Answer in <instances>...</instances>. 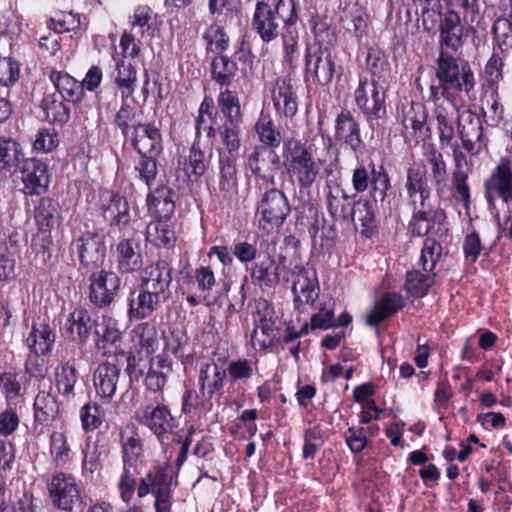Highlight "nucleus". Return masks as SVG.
I'll list each match as a JSON object with an SVG mask.
<instances>
[{
	"instance_id": "1",
	"label": "nucleus",
	"mask_w": 512,
	"mask_h": 512,
	"mask_svg": "<svg viewBox=\"0 0 512 512\" xmlns=\"http://www.w3.org/2000/svg\"><path fill=\"white\" fill-rule=\"evenodd\" d=\"M475 87L476 77L469 62L447 50H440L428 100L437 103L444 98L456 107L457 99L462 94L470 100L476 98Z\"/></svg>"
},
{
	"instance_id": "2",
	"label": "nucleus",
	"mask_w": 512,
	"mask_h": 512,
	"mask_svg": "<svg viewBox=\"0 0 512 512\" xmlns=\"http://www.w3.org/2000/svg\"><path fill=\"white\" fill-rule=\"evenodd\" d=\"M282 165L300 193L308 194L320 174L322 161L315 157L311 145L290 137L283 141Z\"/></svg>"
},
{
	"instance_id": "3",
	"label": "nucleus",
	"mask_w": 512,
	"mask_h": 512,
	"mask_svg": "<svg viewBox=\"0 0 512 512\" xmlns=\"http://www.w3.org/2000/svg\"><path fill=\"white\" fill-rule=\"evenodd\" d=\"M188 344V336L181 330H171L164 337V349L162 353L149 358V367L144 378L147 390L162 392L169 375L173 372V360L170 355L181 358Z\"/></svg>"
},
{
	"instance_id": "4",
	"label": "nucleus",
	"mask_w": 512,
	"mask_h": 512,
	"mask_svg": "<svg viewBox=\"0 0 512 512\" xmlns=\"http://www.w3.org/2000/svg\"><path fill=\"white\" fill-rule=\"evenodd\" d=\"M297 9L295 0H275L273 5L255 6L251 26L261 40L269 43L280 35V21Z\"/></svg>"
},
{
	"instance_id": "5",
	"label": "nucleus",
	"mask_w": 512,
	"mask_h": 512,
	"mask_svg": "<svg viewBox=\"0 0 512 512\" xmlns=\"http://www.w3.org/2000/svg\"><path fill=\"white\" fill-rule=\"evenodd\" d=\"M251 317V345L255 350H267L273 346L278 336V316L273 304L264 298L255 299L251 305Z\"/></svg>"
},
{
	"instance_id": "6",
	"label": "nucleus",
	"mask_w": 512,
	"mask_h": 512,
	"mask_svg": "<svg viewBox=\"0 0 512 512\" xmlns=\"http://www.w3.org/2000/svg\"><path fill=\"white\" fill-rule=\"evenodd\" d=\"M385 99V90L377 79H359L354 91V101L372 130L378 125L379 120L386 118Z\"/></svg>"
},
{
	"instance_id": "7",
	"label": "nucleus",
	"mask_w": 512,
	"mask_h": 512,
	"mask_svg": "<svg viewBox=\"0 0 512 512\" xmlns=\"http://www.w3.org/2000/svg\"><path fill=\"white\" fill-rule=\"evenodd\" d=\"M157 393L160 394L161 401H158L156 405H141L135 413V419L141 425L149 428L159 442L163 443L168 438V435L173 433L176 427V420L168 406L163 403V391Z\"/></svg>"
},
{
	"instance_id": "8",
	"label": "nucleus",
	"mask_w": 512,
	"mask_h": 512,
	"mask_svg": "<svg viewBox=\"0 0 512 512\" xmlns=\"http://www.w3.org/2000/svg\"><path fill=\"white\" fill-rule=\"evenodd\" d=\"M294 259L287 261V257L280 254L278 262L270 256H259L250 268L251 283L262 291L274 288L281 278L283 271L291 270Z\"/></svg>"
},
{
	"instance_id": "9",
	"label": "nucleus",
	"mask_w": 512,
	"mask_h": 512,
	"mask_svg": "<svg viewBox=\"0 0 512 512\" xmlns=\"http://www.w3.org/2000/svg\"><path fill=\"white\" fill-rule=\"evenodd\" d=\"M305 69L307 80L318 85H328L336 72V55L331 48L307 47L305 52Z\"/></svg>"
},
{
	"instance_id": "10",
	"label": "nucleus",
	"mask_w": 512,
	"mask_h": 512,
	"mask_svg": "<svg viewBox=\"0 0 512 512\" xmlns=\"http://www.w3.org/2000/svg\"><path fill=\"white\" fill-rule=\"evenodd\" d=\"M88 297L97 308H107L115 300L121 286L119 275L113 271L101 269L90 274Z\"/></svg>"
},
{
	"instance_id": "11",
	"label": "nucleus",
	"mask_w": 512,
	"mask_h": 512,
	"mask_svg": "<svg viewBox=\"0 0 512 512\" xmlns=\"http://www.w3.org/2000/svg\"><path fill=\"white\" fill-rule=\"evenodd\" d=\"M333 139L341 146L350 149L356 159L364 152L365 143L361 135L360 123L347 108H342L334 120Z\"/></svg>"
},
{
	"instance_id": "12",
	"label": "nucleus",
	"mask_w": 512,
	"mask_h": 512,
	"mask_svg": "<svg viewBox=\"0 0 512 512\" xmlns=\"http://www.w3.org/2000/svg\"><path fill=\"white\" fill-rule=\"evenodd\" d=\"M485 197L489 206L497 198L507 205L512 204V159L503 157L484 182Z\"/></svg>"
},
{
	"instance_id": "13",
	"label": "nucleus",
	"mask_w": 512,
	"mask_h": 512,
	"mask_svg": "<svg viewBox=\"0 0 512 512\" xmlns=\"http://www.w3.org/2000/svg\"><path fill=\"white\" fill-rule=\"evenodd\" d=\"M49 497L53 505L65 512H72L82 503L81 490L73 475L58 472L48 486Z\"/></svg>"
},
{
	"instance_id": "14",
	"label": "nucleus",
	"mask_w": 512,
	"mask_h": 512,
	"mask_svg": "<svg viewBox=\"0 0 512 512\" xmlns=\"http://www.w3.org/2000/svg\"><path fill=\"white\" fill-rule=\"evenodd\" d=\"M258 210L261 214L259 227L269 232L283 224L290 213V206L284 193L272 188L263 194Z\"/></svg>"
},
{
	"instance_id": "15",
	"label": "nucleus",
	"mask_w": 512,
	"mask_h": 512,
	"mask_svg": "<svg viewBox=\"0 0 512 512\" xmlns=\"http://www.w3.org/2000/svg\"><path fill=\"white\" fill-rule=\"evenodd\" d=\"M410 207L413 213L408 228L413 236L435 235L441 230L446 220L443 209L433 207L430 201Z\"/></svg>"
},
{
	"instance_id": "16",
	"label": "nucleus",
	"mask_w": 512,
	"mask_h": 512,
	"mask_svg": "<svg viewBox=\"0 0 512 512\" xmlns=\"http://www.w3.org/2000/svg\"><path fill=\"white\" fill-rule=\"evenodd\" d=\"M295 279L292 285L295 309L302 311L306 305H313L319 297V285L316 273L303 267L297 258L290 270Z\"/></svg>"
},
{
	"instance_id": "17",
	"label": "nucleus",
	"mask_w": 512,
	"mask_h": 512,
	"mask_svg": "<svg viewBox=\"0 0 512 512\" xmlns=\"http://www.w3.org/2000/svg\"><path fill=\"white\" fill-rule=\"evenodd\" d=\"M140 288L153 292L168 300L172 283L173 268L163 258H158L140 271Z\"/></svg>"
},
{
	"instance_id": "18",
	"label": "nucleus",
	"mask_w": 512,
	"mask_h": 512,
	"mask_svg": "<svg viewBox=\"0 0 512 512\" xmlns=\"http://www.w3.org/2000/svg\"><path fill=\"white\" fill-rule=\"evenodd\" d=\"M76 251L80 264L87 269H96L103 265L106 258L104 237L97 232L87 231L75 239L71 245Z\"/></svg>"
},
{
	"instance_id": "19",
	"label": "nucleus",
	"mask_w": 512,
	"mask_h": 512,
	"mask_svg": "<svg viewBox=\"0 0 512 512\" xmlns=\"http://www.w3.org/2000/svg\"><path fill=\"white\" fill-rule=\"evenodd\" d=\"M457 133L463 148L472 155H477L485 146L483 124L479 115L471 110L458 111Z\"/></svg>"
},
{
	"instance_id": "20",
	"label": "nucleus",
	"mask_w": 512,
	"mask_h": 512,
	"mask_svg": "<svg viewBox=\"0 0 512 512\" xmlns=\"http://www.w3.org/2000/svg\"><path fill=\"white\" fill-rule=\"evenodd\" d=\"M116 267L118 273L135 274L143 269L144 257L140 239L135 234H124L116 245Z\"/></svg>"
},
{
	"instance_id": "21",
	"label": "nucleus",
	"mask_w": 512,
	"mask_h": 512,
	"mask_svg": "<svg viewBox=\"0 0 512 512\" xmlns=\"http://www.w3.org/2000/svg\"><path fill=\"white\" fill-rule=\"evenodd\" d=\"M140 156H159L163 151L160 129L152 123H137L127 137Z\"/></svg>"
},
{
	"instance_id": "22",
	"label": "nucleus",
	"mask_w": 512,
	"mask_h": 512,
	"mask_svg": "<svg viewBox=\"0 0 512 512\" xmlns=\"http://www.w3.org/2000/svg\"><path fill=\"white\" fill-rule=\"evenodd\" d=\"M249 170L266 184L274 185L275 175L282 165L277 153L265 146H256L248 156Z\"/></svg>"
},
{
	"instance_id": "23",
	"label": "nucleus",
	"mask_w": 512,
	"mask_h": 512,
	"mask_svg": "<svg viewBox=\"0 0 512 512\" xmlns=\"http://www.w3.org/2000/svg\"><path fill=\"white\" fill-rule=\"evenodd\" d=\"M271 98L276 113L280 117L293 118L299 106L297 88L287 77L278 78L271 88Z\"/></svg>"
},
{
	"instance_id": "24",
	"label": "nucleus",
	"mask_w": 512,
	"mask_h": 512,
	"mask_svg": "<svg viewBox=\"0 0 512 512\" xmlns=\"http://www.w3.org/2000/svg\"><path fill=\"white\" fill-rule=\"evenodd\" d=\"M325 204L334 221L349 222L350 208L355 196H350L337 180L327 179L324 186Z\"/></svg>"
},
{
	"instance_id": "25",
	"label": "nucleus",
	"mask_w": 512,
	"mask_h": 512,
	"mask_svg": "<svg viewBox=\"0 0 512 512\" xmlns=\"http://www.w3.org/2000/svg\"><path fill=\"white\" fill-rule=\"evenodd\" d=\"M23 193L26 195H41L49 186L48 166L41 160L30 158L23 161L21 167Z\"/></svg>"
},
{
	"instance_id": "26",
	"label": "nucleus",
	"mask_w": 512,
	"mask_h": 512,
	"mask_svg": "<svg viewBox=\"0 0 512 512\" xmlns=\"http://www.w3.org/2000/svg\"><path fill=\"white\" fill-rule=\"evenodd\" d=\"M95 347L104 356L117 354L122 343V332L117 319L104 315L95 328Z\"/></svg>"
},
{
	"instance_id": "27",
	"label": "nucleus",
	"mask_w": 512,
	"mask_h": 512,
	"mask_svg": "<svg viewBox=\"0 0 512 512\" xmlns=\"http://www.w3.org/2000/svg\"><path fill=\"white\" fill-rule=\"evenodd\" d=\"M439 51L452 50L454 52L462 48L465 42L464 26L459 14L448 10L439 25Z\"/></svg>"
},
{
	"instance_id": "28",
	"label": "nucleus",
	"mask_w": 512,
	"mask_h": 512,
	"mask_svg": "<svg viewBox=\"0 0 512 512\" xmlns=\"http://www.w3.org/2000/svg\"><path fill=\"white\" fill-rule=\"evenodd\" d=\"M121 370L113 363L104 361L100 363L93 373V384L96 395L104 402L109 403L118 387Z\"/></svg>"
},
{
	"instance_id": "29",
	"label": "nucleus",
	"mask_w": 512,
	"mask_h": 512,
	"mask_svg": "<svg viewBox=\"0 0 512 512\" xmlns=\"http://www.w3.org/2000/svg\"><path fill=\"white\" fill-rule=\"evenodd\" d=\"M372 200L389 214L397 207L396 193L392 187L391 179L383 165L373 168V181L370 188Z\"/></svg>"
},
{
	"instance_id": "30",
	"label": "nucleus",
	"mask_w": 512,
	"mask_h": 512,
	"mask_svg": "<svg viewBox=\"0 0 512 512\" xmlns=\"http://www.w3.org/2000/svg\"><path fill=\"white\" fill-rule=\"evenodd\" d=\"M405 191L409 206L426 203L431 200V188L426 171L418 165L407 169Z\"/></svg>"
},
{
	"instance_id": "31",
	"label": "nucleus",
	"mask_w": 512,
	"mask_h": 512,
	"mask_svg": "<svg viewBox=\"0 0 512 512\" xmlns=\"http://www.w3.org/2000/svg\"><path fill=\"white\" fill-rule=\"evenodd\" d=\"M423 156L429 167V175L436 193L441 196L449 189L448 168L444 156L432 143L424 146Z\"/></svg>"
},
{
	"instance_id": "32",
	"label": "nucleus",
	"mask_w": 512,
	"mask_h": 512,
	"mask_svg": "<svg viewBox=\"0 0 512 512\" xmlns=\"http://www.w3.org/2000/svg\"><path fill=\"white\" fill-rule=\"evenodd\" d=\"M452 147V156L454 168L452 172V186L457 197L467 205L470 200V188L468 184V175L470 171L466 154L460 149L457 142L450 145Z\"/></svg>"
},
{
	"instance_id": "33",
	"label": "nucleus",
	"mask_w": 512,
	"mask_h": 512,
	"mask_svg": "<svg viewBox=\"0 0 512 512\" xmlns=\"http://www.w3.org/2000/svg\"><path fill=\"white\" fill-rule=\"evenodd\" d=\"M120 446L122 463L125 467L136 468L138 460L143 456V441L134 425H127L120 430Z\"/></svg>"
},
{
	"instance_id": "34",
	"label": "nucleus",
	"mask_w": 512,
	"mask_h": 512,
	"mask_svg": "<svg viewBox=\"0 0 512 512\" xmlns=\"http://www.w3.org/2000/svg\"><path fill=\"white\" fill-rule=\"evenodd\" d=\"M130 295L128 316L131 320H143L151 317L159 306L167 300L148 290L140 288L138 295Z\"/></svg>"
},
{
	"instance_id": "35",
	"label": "nucleus",
	"mask_w": 512,
	"mask_h": 512,
	"mask_svg": "<svg viewBox=\"0 0 512 512\" xmlns=\"http://www.w3.org/2000/svg\"><path fill=\"white\" fill-rule=\"evenodd\" d=\"M93 320L85 308H75L68 316L65 324V334L73 341L85 344L93 327Z\"/></svg>"
},
{
	"instance_id": "36",
	"label": "nucleus",
	"mask_w": 512,
	"mask_h": 512,
	"mask_svg": "<svg viewBox=\"0 0 512 512\" xmlns=\"http://www.w3.org/2000/svg\"><path fill=\"white\" fill-rule=\"evenodd\" d=\"M226 370L214 362H207L200 366L198 384L200 394L212 400L216 392L224 386Z\"/></svg>"
},
{
	"instance_id": "37",
	"label": "nucleus",
	"mask_w": 512,
	"mask_h": 512,
	"mask_svg": "<svg viewBox=\"0 0 512 512\" xmlns=\"http://www.w3.org/2000/svg\"><path fill=\"white\" fill-rule=\"evenodd\" d=\"M174 192L167 185H161L147 194V208L156 219H170L175 211Z\"/></svg>"
},
{
	"instance_id": "38",
	"label": "nucleus",
	"mask_w": 512,
	"mask_h": 512,
	"mask_svg": "<svg viewBox=\"0 0 512 512\" xmlns=\"http://www.w3.org/2000/svg\"><path fill=\"white\" fill-rule=\"evenodd\" d=\"M349 221L360 227V233L370 237L377 227L372 202L369 199L354 200L350 208Z\"/></svg>"
},
{
	"instance_id": "39",
	"label": "nucleus",
	"mask_w": 512,
	"mask_h": 512,
	"mask_svg": "<svg viewBox=\"0 0 512 512\" xmlns=\"http://www.w3.org/2000/svg\"><path fill=\"white\" fill-rule=\"evenodd\" d=\"M103 213L110 225L116 226L120 230L127 229L131 225L128 201L117 193H110L108 203L103 204Z\"/></svg>"
},
{
	"instance_id": "40",
	"label": "nucleus",
	"mask_w": 512,
	"mask_h": 512,
	"mask_svg": "<svg viewBox=\"0 0 512 512\" xmlns=\"http://www.w3.org/2000/svg\"><path fill=\"white\" fill-rule=\"evenodd\" d=\"M49 80L54 85L60 97L72 103L80 102L84 97V91L78 80L65 71L51 70Z\"/></svg>"
},
{
	"instance_id": "41",
	"label": "nucleus",
	"mask_w": 512,
	"mask_h": 512,
	"mask_svg": "<svg viewBox=\"0 0 512 512\" xmlns=\"http://www.w3.org/2000/svg\"><path fill=\"white\" fill-rule=\"evenodd\" d=\"M56 335L52 328L45 323H34L26 338L30 352L49 354L54 346Z\"/></svg>"
},
{
	"instance_id": "42",
	"label": "nucleus",
	"mask_w": 512,
	"mask_h": 512,
	"mask_svg": "<svg viewBox=\"0 0 512 512\" xmlns=\"http://www.w3.org/2000/svg\"><path fill=\"white\" fill-rule=\"evenodd\" d=\"M433 117L436 121L439 144L441 148L453 144L455 137L454 118L452 109L444 106L443 103H434Z\"/></svg>"
},
{
	"instance_id": "43",
	"label": "nucleus",
	"mask_w": 512,
	"mask_h": 512,
	"mask_svg": "<svg viewBox=\"0 0 512 512\" xmlns=\"http://www.w3.org/2000/svg\"><path fill=\"white\" fill-rule=\"evenodd\" d=\"M132 342L138 352H145L151 357L159 346L156 326L150 322L138 324L132 331Z\"/></svg>"
},
{
	"instance_id": "44",
	"label": "nucleus",
	"mask_w": 512,
	"mask_h": 512,
	"mask_svg": "<svg viewBox=\"0 0 512 512\" xmlns=\"http://www.w3.org/2000/svg\"><path fill=\"white\" fill-rule=\"evenodd\" d=\"M146 240L158 248H171L175 245L176 235L169 219H156L146 228Z\"/></svg>"
},
{
	"instance_id": "45",
	"label": "nucleus",
	"mask_w": 512,
	"mask_h": 512,
	"mask_svg": "<svg viewBox=\"0 0 512 512\" xmlns=\"http://www.w3.org/2000/svg\"><path fill=\"white\" fill-rule=\"evenodd\" d=\"M403 307L404 299L402 295L398 293H387L382 297L379 304L369 313L366 323L369 326H377Z\"/></svg>"
},
{
	"instance_id": "46",
	"label": "nucleus",
	"mask_w": 512,
	"mask_h": 512,
	"mask_svg": "<svg viewBox=\"0 0 512 512\" xmlns=\"http://www.w3.org/2000/svg\"><path fill=\"white\" fill-rule=\"evenodd\" d=\"M212 158V151H202L196 144H194L188 157L184 162L185 175L191 181H198L207 171Z\"/></svg>"
},
{
	"instance_id": "47",
	"label": "nucleus",
	"mask_w": 512,
	"mask_h": 512,
	"mask_svg": "<svg viewBox=\"0 0 512 512\" xmlns=\"http://www.w3.org/2000/svg\"><path fill=\"white\" fill-rule=\"evenodd\" d=\"M34 419L42 425L52 423L59 414L56 397L46 391H40L34 399Z\"/></svg>"
},
{
	"instance_id": "48",
	"label": "nucleus",
	"mask_w": 512,
	"mask_h": 512,
	"mask_svg": "<svg viewBox=\"0 0 512 512\" xmlns=\"http://www.w3.org/2000/svg\"><path fill=\"white\" fill-rule=\"evenodd\" d=\"M183 288L188 286V291H191L196 285L197 290L204 298L210 296L213 287L216 285V278L213 270L209 266H200L195 269L194 274L186 273V278L183 280Z\"/></svg>"
},
{
	"instance_id": "49",
	"label": "nucleus",
	"mask_w": 512,
	"mask_h": 512,
	"mask_svg": "<svg viewBox=\"0 0 512 512\" xmlns=\"http://www.w3.org/2000/svg\"><path fill=\"white\" fill-rule=\"evenodd\" d=\"M79 373L71 361H63L55 369V385L58 392L65 396H73L78 382Z\"/></svg>"
},
{
	"instance_id": "50",
	"label": "nucleus",
	"mask_w": 512,
	"mask_h": 512,
	"mask_svg": "<svg viewBox=\"0 0 512 512\" xmlns=\"http://www.w3.org/2000/svg\"><path fill=\"white\" fill-rule=\"evenodd\" d=\"M60 217L59 203L49 197L40 199L38 205L35 207V221L42 231H48L57 222Z\"/></svg>"
},
{
	"instance_id": "51",
	"label": "nucleus",
	"mask_w": 512,
	"mask_h": 512,
	"mask_svg": "<svg viewBox=\"0 0 512 512\" xmlns=\"http://www.w3.org/2000/svg\"><path fill=\"white\" fill-rule=\"evenodd\" d=\"M47 120L54 124L63 125L70 119V109L55 93L46 94L40 104Z\"/></svg>"
},
{
	"instance_id": "52",
	"label": "nucleus",
	"mask_w": 512,
	"mask_h": 512,
	"mask_svg": "<svg viewBox=\"0 0 512 512\" xmlns=\"http://www.w3.org/2000/svg\"><path fill=\"white\" fill-rule=\"evenodd\" d=\"M434 280L435 273L433 271L412 270L407 272L404 288L413 297L421 298L428 293Z\"/></svg>"
},
{
	"instance_id": "53",
	"label": "nucleus",
	"mask_w": 512,
	"mask_h": 512,
	"mask_svg": "<svg viewBox=\"0 0 512 512\" xmlns=\"http://www.w3.org/2000/svg\"><path fill=\"white\" fill-rule=\"evenodd\" d=\"M170 468L168 466H158L153 471H149L144 477L140 478L137 486V496L144 498L148 494L153 496L156 494L155 491L159 485H163L171 477Z\"/></svg>"
},
{
	"instance_id": "54",
	"label": "nucleus",
	"mask_w": 512,
	"mask_h": 512,
	"mask_svg": "<svg viewBox=\"0 0 512 512\" xmlns=\"http://www.w3.org/2000/svg\"><path fill=\"white\" fill-rule=\"evenodd\" d=\"M238 72V66L235 61L226 55H219L211 62L212 79L221 86L228 87L234 80Z\"/></svg>"
},
{
	"instance_id": "55",
	"label": "nucleus",
	"mask_w": 512,
	"mask_h": 512,
	"mask_svg": "<svg viewBox=\"0 0 512 512\" xmlns=\"http://www.w3.org/2000/svg\"><path fill=\"white\" fill-rule=\"evenodd\" d=\"M312 31L315 47L331 48L337 41L336 27L332 24V19L326 16L316 15L312 18Z\"/></svg>"
},
{
	"instance_id": "56",
	"label": "nucleus",
	"mask_w": 512,
	"mask_h": 512,
	"mask_svg": "<svg viewBox=\"0 0 512 512\" xmlns=\"http://www.w3.org/2000/svg\"><path fill=\"white\" fill-rule=\"evenodd\" d=\"M254 129L259 141L268 149L277 148L281 144V133L269 115L262 113L255 123Z\"/></svg>"
},
{
	"instance_id": "57",
	"label": "nucleus",
	"mask_w": 512,
	"mask_h": 512,
	"mask_svg": "<svg viewBox=\"0 0 512 512\" xmlns=\"http://www.w3.org/2000/svg\"><path fill=\"white\" fill-rule=\"evenodd\" d=\"M481 111L486 123L496 126L503 118V106L500 104L498 87H489L481 98Z\"/></svg>"
},
{
	"instance_id": "58",
	"label": "nucleus",
	"mask_w": 512,
	"mask_h": 512,
	"mask_svg": "<svg viewBox=\"0 0 512 512\" xmlns=\"http://www.w3.org/2000/svg\"><path fill=\"white\" fill-rule=\"evenodd\" d=\"M22 158L20 143L10 137H0V170L11 171Z\"/></svg>"
},
{
	"instance_id": "59",
	"label": "nucleus",
	"mask_w": 512,
	"mask_h": 512,
	"mask_svg": "<svg viewBox=\"0 0 512 512\" xmlns=\"http://www.w3.org/2000/svg\"><path fill=\"white\" fill-rule=\"evenodd\" d=\"M220 112L229 122H242L240 101L237 93L228 88L221 91L217 97Z\"/></svg>"
},
{
	"instance_id": "60",
	"label": "nucleus",
	"mask_w": 512,
	"mask_h": 512,
	"mask_svg": "<svg viewBox=\"0 0 512 512\" xmlns=\"http://www.w3.org/2000/svg\"><path fill=\"white\" fill-rule=\"evenodd\" d=\"M117 76L115 83L121 92L122 99L130 97L136 88L137 71L131 63L120 61L116 65Z\"/></svg>"
},
{
	"instance_id": "61",
	"label": "nucleus",
	"mask_w": 512,
	"mask_h": 512,
	"mask_svg": "<svg viewBox=\"0 0 512 512\" xmlns=\"http://www.w3.org/2000/svg\"><path fill=\"white\" fill-rule=\"evenodd\" d=\"M49 451L52 461L57 467H63L70 461L72 450L67 436L63 432L54 431L50 435Z\"/></svg>"
},
{
	"instance_id": "62",
	"label": "nucleus",
	"mask_w": 512,
	"mask_h": 512,
	"mask_svg": "<svg viewBox=\"0 0 512 512\" xmlns=\"http://www.w3.org/2000/svg\"><path fill=\"white\" fill-rule=\"evenodd\" d=\"M202 39L208 51L221 55L229 47V36L218 23L210 24L204 31Z\"/></svg>"
},
{
	"instance_id": "63",
	"label": "nucleus",
	"mask_w": 512,
	"mask_h": 512,
	"mask_svg": "<svg viewBox=\"0 0 512 512\" xmlns=\"http://www.w3.org/2000/svg\"><path fill=\"white\" fill-rule=\"evenodd\" d=\"M81 426L85 432H93L100 428L105 420V412L100 404L87 402L79 410Z\"/></svg>"
},
{
	"instance_id": "64",
	"label": "nucleus",
	"mask_w": 512,
	"mask_h": 512,
	"mask_svg": "<svg viewBox=\"0 0 512 512\" xmlns=\"http://www.w3.org/2000/svg\"><path fill=\"white\" fill-rule=\"evenodd\" d=\"M208 12L214 18L234 20L242 14V0H208Z\"/></svg>"
}]
</instances>
